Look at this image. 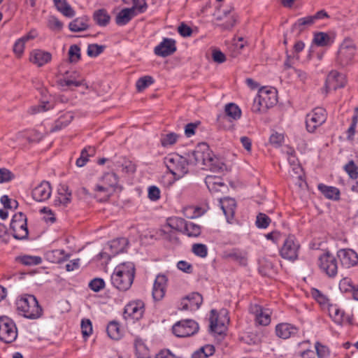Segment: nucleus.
Segmentation results:
<instances>
[{
	"instance_id": "obj_1",
	"label": "nucleus",
	"mask_w": 358,
	"mask_h": 358,
	"mask_svg": "<svg viewBox=\"0 0 358 358\" xmlns=\"http://www.w3.org/2000/svg\"><path fill=\"white\" fill-rule=\"evenodd\" d=\"M185 157L178 154L169 155L164 158V164L169 172L178 180L188 173V165H201L202 169L215 173L226 169L224 162L216 157L206 143L196 145L195 149L185 154Z\"/></svg>"
},
{
	"instance_id": "obj_2",
	"label": "nucleus",
	"mask_w": 358,
	"mask_h": 358,
	"mask_svg": "<svg viewBox=\"0 0 358 358\" xmlns=\"http://www.w3.org/2000/svg\"><path fill=\"white\" fill-rule=\"evenodd\" d=\"M134 274L135 267L133 263L121 264L115 267L111 275V282L120 291H127L133 283Z\"/></svg>"
},
{
	"instance_id": "obj_3",
	"label": "nucleus",
	"mask_w": 358,
	"mask_h": 358,
	"mask_svg": "<svg viewBox=\"0 0 358 358\" xmlns=\"http://www.w3.org/2000/svg\"><path fill=\"white\" fill-rule=\"evenodd\" d=\"M278 102V92L273 87H262L255 98L252 110L255 113H264L273 107Z\"/></svg>"
},
{
	"instance_id": "obj_4",
	"label": "nucleus",
	"mask_w": 358,
	"mask_h": 358,
	"mask_svg": "<svg viewBox=\"0 0 358 358\" xmlns=\"http://www.w3.org/2000/svg\"><path fill=\"white\" fill-rule=\"evenodd\" d=\"M17 308L24 317L35 320L42 315L43 310L34 295H25L17 301Z\"/></svg>"
},
{
	"instance_id": "obj_5",
	"label": "nucleus",
	"mask_w": 358,
	"mask_h": 358,
	"mask_svg": "<svg viewBox=\"0 0 358 358\" xmlns=\"http://www.w3.org/2000/svg\"><path fill=\"white\" fill-rule=\"evenodd\" d=\"M356 50L357 48L352 40L349 38H345L338 50L336 64L341 67L350 64L355 55Z\"/></svg>"
},
{
	"instance_id": "obj_6",
	"label": "nucleus",
	"mask_w": 358,
	"mask_h": 358,
	"mask_svg": "<svg viewBox=\"0 0 358 358\" xmlns=\"http://www.w3.org/2000/svg\"><path fill=\"white\" fill-rule=\"evenodd\" d=\"M17 337V327L14 322L6 317H0V340L10 343Z\"/></svg>"
},
{
	"instance_id": "obj_7",
	"label": "nucleus",
	"mask_w": 358,
	"mask_h": 358,
	"mask_svg": "<svg viewBox=\"0 0 358 358\" xmlns=\"http://www.w3.org/2000/svg\"><path fill=\"white\" fill-rule=\"evenodd\" d=\"M318 266L320 270L330 278H334L338 273L336 258L329 252L322 254L318 258Z\"/></svg>"
},
{
	"instance_id": "obj_8",
	"label": "nucleus",
	"mask_w": 358,
	"mask_h": 358,
	"mask_svg": "<svg viewBox=\"0 0 358 358\" xmlns=\"http://www.w3.org/2000/svg\"><path fill=\"white\" fill-rule=\"evenodd\" d=\"M300 245L293 235L288 236L280 250V256L285 259L294 261L298 258Z\"/></svg>"
},
{
	"instance_id": "obj_9",
	"label": "nucleus",
	"mask_w": 358,
	"mask_h": 358,
	"mask_svg": "<svg viewBox=\"0 0 358 358\" xmlns=\"http://www.w3.org/2000/svg\"><path fill=\"white\" fill-rule=\"evenodd\" d=\"M229 321L226 310H222L219 314L215 310L210 311V329L212 332L221 335L227 329L226 324Z\"/></svg>"
},
{
	"instance_id": "obj_10",
	"label": "nucleus",
	"mask_w": 358,
	"mask_h": 358,
	"mask_svg": "<svg viewBox=\"0 0 358 358\" xmlns=\"http://www.w3.org/2000/svg\"><path fill=\"white\" fill-rule=\"evenodd\" d=\"M199 324L192 320H184L176 322L172 327L173 333L177 337H187L195 334Z\"/></svg>"
},
{
	"instance_id": "obj_11",
	"label": "nucleus",
	"mask_w": 358,
	"mask_h": 358,
	"mask_svg": "<svg viewBox=\"0 0 358 358\" xmlns=\"http://www.w3.org/2000/svg\"><path fill=\"white\" fill-rule=\"evenodd\" d=\"M327 113L323 108H315L306 115V124L309 132H314L315 130L325 122Z\"/></svg>"
},
{
	"instance_id": "obj_12",
	"label": "nucleus",
	"mask_w": 358,
	"mask_h": 358,
	"mask_svg": "<svg viewBox=\"0 0 358 358\" xmlns=\"http://www.w3.org/2000/svg\"><path fill=\"white\" fill-rule=\"evenodd\" d=\"M144 313V303L142 301L129 303L124 308V317L126 320H139Z\"/></svg>"
},
{
	"instance_id": "obj_13",
	"label": "nucleus",
	"mask_w": 358,
	"mask_h": 358,
	"mask_svg": "<svg viewBox=\"0 0 358 358\" xmlns=\"http://www.w3.org/2000/svg\"><path fill=\"white\" fill-rule=\"evenodd\" d=\"M336 256L345 268H350L358 264V255L352 249H340L337 251Z\"/></svg>"
},
{
	"instance_id": "obj_14",
	"label": "nucleus",
	"mask_w": 358,
	"mask_h": 358,
	"mask_svg": "<svg viewBox=\"0 0 358 358\" xmlns=\"http://www.w3.org/2000/svg\"><path fill=\"white\" fill-rule=\"evenodd\" d=\"M346 84L345 76L335 70L329 72L327 79L325 87L327 90H336L338 88L343 87Z\"/></svg>"
},
{
	"instance_id": "obj_15",
	"label": "nucleus",
	"mask_w": 358,
	"mask_h": 358,
	"mask_svg": "<svg viewBox=\"0 0 358 358\" xmlns=\"http://www.w3.org/2000/svg\"><path fill=\"white\" fill-rule=\"evenodd\" d=\"M176 51V41L171 38H164L163 41L155 48V54L162 57H168Z\"/></svg>"
},
{
	"instance_id": "obj_16",
	"label": "nucleus",
	"mask_w": 358,
	"mask_h": 358,
	"mask_svg": "<svg viewBox=\"0 0 358 358\" xmlns=\"http://www.w3.org/2000/svg\"><path fill=\"white\" fill-rule=\"evenodd\" d=\"M202 301V296L198 292H193L182 300L181 310L191 311L198 310Z\"/></svg>"
},
{
	"instance_id": "obj_17",
	"label": "nucleus",
	"mask_w": 358,
	"mask_h": 358,
	"mask_svg": "<svg viewBox=\"0 0 358 358\" xmlns=\"http://www.w3.org/2000/svg\"><path fill=\"white\" fill-rule=\"evenodd\" d=\"M51 195L50 184L47 181L42 182L32 191V196L36 201H43L50 198Z\"/></svg>"
},
{
	"instance_id": "obj_18",
	"label": "nucleus",
	"mask_w": 358,
	"mask_h": 358,
	"mask_svg": "<svg viewBox=\"0 0 358 358\" xmlns=\"http://www.w3.org/2000/svg\"><path fill=\"white\" fill-rule=\"evenodd\" d=\"M167 278L164 275H158L153 285L152 296L155 301L161 300L165 294Z\"/></svg>"
},
{
	"instance_id": "obj_19",
	"label": "nucleus",
	"mask_w": 358,
	"mask_h": 358,
	"mask_svg": "<svg viewBox=\"0 0 358 358\" xmlns=\"http://www.w3.org/2000/svg\"><path fill=\"white\" fill-rule=\"evenodd\" d=\"M298 328L289 323H280L275 327V334L278 337L287 339L298 333Z\"/></svg>"
},
{
	"instance_id": "obj_20",
	"label": "nucleus",
	"mask_w": 358,
	"mask_h": 358,
	"mask_svg": "<svg viewBox=\"0 0 358 358\" xmlns=\"http://www.w3.org/2000/svg\"><path fill=\"white\" fill-rule=\"evenodd\" d=\"M220 203L227 222H231L234 218L236 207L235 200L232 198L227 197L223 199H220Z\"/></svg>"
},
{
	"instance_id": "obj_21",
	"label": "nucleus",
	"mask_w": 358,
	"mask_h": 358,
	"mask_svg": "<svg viewBox=\"0 0 358 358\" xmlns=\"http://www.w3.org/2000/svg\"><path fill=\"white\" fill-rule=\"evenodd\" d=\"M59 197L55 200V204L56 206L62 204L66 206L71 201V191L69 190L68 185L61 184L59 185L57 189Z\"/></svg>"
},
{
	"instance_id": "obj_22",
	"label": "nucleus",
	"mask_w": 358,
	"mask_h": 358,
	"mask_svg": "<svg viewBox=\"0 0 358 358\" xmlns=\"http://www.w3.org/2000/svg\"><path fill=\"white\" fill-rule=\"evenodd\" d=\"M52 55L48 52L36 50L30 56V61L38 66H42L51 61Z\"/></svg>"
},
{
	"instance_id": "obj_23",
	"label": "nucleus",
	"mask_w": 358,
	"mask_h": 358,
	"mask_svg": "<svg viewBox=\"0 0 358 358\" xmlns=\"http://www.w3.org/2000/svg\"><path fill=\"white\" fill-rule=\"evenodd\" d=\"M94 197L99 202L107 201L110 199L113 192V191H111V189L103 182L101 184L96 185L94 188Z\"/></svg>"
},
{
	"instance_id": "obj_24",
	"label": "nucleus",
	"mask_w": 358,
	"mask_h": 358,
	"mask_svg": "<svg viewBox=\"0 0 358 358\" xmlns=\"http://www.w3.org/2000/svg\"><path fill=\"white\" fill-rule=\"evenodd\" d=\"M137 15L134 8H124L120 10L115 17V22L117 25L123 26Z\"/></svg>"
},
{
	"instance_id": "obj_25",
	"label": "nucleus",
	"mask_w": 358,
	"mask_h": 358,
	"mask_svg": "<svg viewBox=\"0 0 358 358\" xmlns=\"http://www.w3.org/2000/svg\"><path fill=\"white\" fill-rule=\"evenodd\" d=\"M73 119V115L71 112H66L62 114L52 124L50 132H55L62 129L66 127Z\"/></svg>"
},
{
	"instance_id": "obj_26",
	"label": "nucleus",
	"mask_w": 358,
	"mask_h": 358,
	"mask_svg": "<svg viewBox=\"0 0 358 358\" xmlns=\"http://www.w3.org/2000/svg\"><path fill=\"white\" fill-rule=\"evenodd\" d=\"M318 189L328 199L338 201L340 199V190L333 186H327L324 184H319Z\"/></svg>"
},
{
	"instance_id": "obj_27",
	"label": "nucleus",
	"mask_w": 358,
	"mask_h": 358,
	"mask_svg": "<svg viewBox=\"0 0 358 358\" xmlns=\"http://www.w3.org/2000/svg\"><path fill=\"white\" fill-rule=\"evenodd\" d=\"M89 19L86 16L77 17L69 24V29L73 32H80L88 29Z\"/></svg>"
},
{
	"instance_id": "obj_28",
	"label": "nucleus",
	"mask_w": 358,
	"mask_h": 358,
	"mask_svg": "<svg viewBox=\"0 0 358 358\" xmlns=\"http://www.w3.org/2000/svg\"><path fill=\"white\" fill-rule=\"evenodd\" d=\"M101 181L109 189H113V191L117 188L122 190V187L118 185V176L115 173H106L101 177Z\"/></svg>"
},
{
	"instance_id": "obj_29",
	"label": "nucleus",
	"mask_w": 358,
	"mask_h": 358,
	"mask_svg": "<svg viewBox=\"0 0 358 358\" xmlns=\"http://www.w3.org/2000/svg\"><path fill=\"white\" fill-rule=\"evenodd\" d=\"M10 229L13 231V236L15 239L23 240L27 238L29 232L27 222L24 224L15 222H10Z\"/></svg>"
},
{
	"instance_id": "obj_30",
	"label": "nucleus",
	"mask_w": 358,
	"mask_h": 358,
	"mask_svg": "<svg viewBox=\"0 0 358 358\" xmlns=\"http://www.w3.org/2000/svg\"><path fill=\"white\" fill-rule=\"evenodd\" d=\"M45 257L49 262L59 264L66 261L69 257V255H65L64 250H55L48 252Z\"/></svg>"
},
{
	"instance_id": "obj_31",
	"label": "nucleus",
	"mask_w": 358,
	"mask_h": 358,
	"mask_svg": "<svg viewBox=\"0 0 358 358\" xmlns=\"http://www.w3.org/2000/svg\"><path fill=\"white\" fill-rule=\"evenodd\" d=\"M95 155V148L92 146H88L82 150L80 156L77 159L76 164L78 167L84 166L88 162L89 158Z\"/></svg>"
},
{
	"instance_id": "obj_32",
	"label": "nucleus",
	"mask_w": 358,
	"mask_h": 358,
	"mask_svg": "<svg viewBox=\"0 0 358 358\" xmlns=\"http://www.w3.org/2000/svg\"><path fill=\"white\" fill-rule=\"evenodd\" d=\"M78 73L73 72L69 76L64 77L58 80V84L61 87L75 86L79 87L83 85V80H77Z\"/></svg>"
},
{
	"instance_id": "obj_33",
	"label": "nucleus",
	"mask_w": 358,
	"mask_h": 358,
	"mask_svg": "<svg viewBox=\"0 0 358 358\" xmlns=\"http://www.w3.org/2000/svg\"><path fill=\"white\" fill-rule=\"evenodd\" d=\"M53 1L57 9L64 16L72 17L75 15V11L71 6L67 3L66 0H53Z\"/></svg>"
},
{
	"instance_id": "obj_34",
	"label": "nucleus",
	"mask_w": 358,
	"mask_h": 358,
	"mask_svg": "<svg viewBox=\"0 0 358 358\" xmlns=\"http://www.w3.org/2000/svg\"><path fill=\"white\" fill-rule=\"evenodd\" d=\"M333 42L334 41L331 36L327 33L317 32L314 34L313 43L317 46H329L333 43Z\"/></svg>"
},
{
	"instance_id": "obj_35",
	"label": "nucleus",
	"mask_w": 358,
	"mask_h": 358,
	"mask_svg": "<svg viewBox=\"0 0 358 358\" xmlns=\"http://www.w3.org/2000/svg\"><path fill=\"white\" fill-rule=\"evenodd\" d=\"M106 331L108 336L113 340H119L122 336V331L120 324L115 321H111L107 326Z\"/></svg>"
},
{
	"instance_id": "obj_36",
	"label": "nucleus",
	"mask_w": 358,
	"mask_h": 358,
	"mask_svg": "<svg viewBox=\"0 0 358 358\" xmlns=\"http://www.w3.org/2000/svg\"><path fill=\"white\" fill-rule=\"evenodd\" d=\"M94 22L99 26H106L110 20V17L105 9L96 10L93 15Z\"/></svg>"
},
{
	"instance_id": "obj_37",
	"label": "nucleus",
	"mask_w": 358,
	"mask_h": 358,
	"mask_svg": "<svg viewBox=\"0 0 358 358\" xmlns=\"http://www.w3.org/2000/svg\"><path fill=\"white\" fill-rule=\"evenodd\" d=\"M182 233L189 237H198L201 233V227L192 222L186 221Z\"/></svg>"
},
{
	"instance_id": "obj_38",
	"label": "nucleus",
	"mask_w": 358,
	"mask_h": 358,
	"mask_svg": "<svg viewBox=\"0 0 358 358\" xmlns=\"http://www.w3.org/2000/svg\"><path fill=\"white\" fill-rule=\"evenodd\" d=\"M117 170L123 173H134L136 171L135 165L129 160L122 158L115 162Z\"/></svg>"
},
{
	"instance_id": "obj_39",
	"label": "nucleus",
	"mask_w": 358,
	"mask_h": 358,
	"mask_svg": "<svg viewBox=\"0 0 358 358\" xmlns=\"http://www.w3.org/2000/svg\"><path fill=\"white\" fill-rule=\"evenodd\" d=\"M330 315L332 317L334 321L338 324H342L345 322H350L349 316H346L343 310L334 308L331 310Z\"/></svg>"
},
{
	"instance_id": "obj_40",
	"label": "nucleus",
	"mask_w": 358,
	"mask_h": 358,
	"mask_svg": "<svg viewBox=\"0 0 358 358\" xmlns=\"http://www.w3.org/2000/svg\"><path fill=\"white\" fill-rule=\"evenodd\" d=\"M186 220L182 217H173L166 220L167 226L176 231L182 232L185 227Z\"/></svg>"
},
{
	"instance_id": "obj_41",
	"label": "nucleus",
	"mask_w": 358,
	"mask_h": 358,
	"mask_svg": "<svg viewBox=\"0 0 358 358\" xmlns=\"http://www.w3.org/2000/svg\"><path fill=\"white\" fill-rule=\"evenodd\" d=\"M225 114L233 120H238L241 117V110L237 105L229 103L225 106Z\"/></svg>"
},
{
	"instance_id": "obj_42",
	"label": "nucleus",
	"mask_w": 358,
	"mask_h": 358,
	"mask_svg": "<svg viewBox=\"0 0 358 358\" xmlns=\"http://www.w3.org/2000/svg\"><path fill=\"white\" fill-rule=\"evenodd\" d=\"M314 23H315V20L313 18L312 15L307 16V17L299 19L292 25V31H294V29H298L299 34H300L303 31L304 27L310 26Z\"/></svg>"
},
{
	"instance_id": "obj_43",
	"label": "nucleus",
	"mask_w": 358,
	"mask_h": 358,
	"mask_svg": "<svg viewBox=\"0 0 358 358\" xmlns=\"http://www.w3.org/2000/svg\"><path fill=\"white\" fill-rule=\"evenodd\" d=\"M205 183L210 192L217 191V186H224V183L221 182L220 178L213 176H208L205 179Z\"/></svg>"
},
{
	"instance_id": "obj_44",
	"label": "nucleus",
	"mask_w": 358,
	"mask_h": 358,
	"mask_svg": "<svg viewBox=\"0 0 358 358\" xmlns=\"http://www.w3.org/2000/svg\"><path fill=\"white\" fill-rule=\"evenodd\" d=\"M179 138V135L176 133L171 132L166 134H162L160 142L163 147H168L175 144Z\"/></svg>"
},
{
	"instance_id": "obj_45",
	"label": "nucleus",
	"mask_w": 358,
	"mask_h": 358,
	"mask_svg": "<svg viewBox=\"0 0 358 358\" xmlns=\"http://www.w3.org/2000/svg\"><path fill=\"white\" fill-rule=\"evenodd\" d=\"M271 311L269 309H263L261 314L255 317V321L260 325L266 326L271 322Z\"/></svg>"
},
{
	"instance_id": "obj_46",
	"label": "nucleus",
	"mask_w": 358,
	"mask_h": 358,
	"mask_svg": "<svg viewBox=\"0 0 358 358\" xmlns=\"http://www.w3.org/2000/svg\"><path fill=\"white\" fill-rule=\"evenodd\" d=\"M154 83L152 76H145L140 78L136 83V89L138 92H141Z\"/></svg>"
},
{
	"instance_id": "obj_47",
	"label": "nucleus",
	"mask_w": 358,
	"mask_h": 358,
	"mask_svg": "<svg viewBox=\"0 0 358 358\" xmlns=\"http://www.w3.org/2000/svg\"><path fill=\"white\" fill-rule=\"evenodd\" d=\"M80 59V48L78 45H72L69 50V59L71 63H76Z\"/></svg>"
},
{
	"instance_id": "obj_48",
	"label": "nucleus",
	"mask_w": 358,
	"mask_h": 358,
	"mask_svg": "<svg viewBox=\"0 0 358 358\" xmlns=\"http://www.w3.org/2000/svg\"><path fill=\"white\" fill-rule=\"evenodd\" d=\"M344 170L350 178L357 179L358 178V167L353 160H350L344 166Z\"/></svg>"
},
{
	"instance_id": "obj_49",
	"label": "nucleus",
	"mask_w": 358,
	"mask_h": 358,
	"mask_svg": "<svg viewBox=\"0 0 358 358\" xmlns=\"http://www.w3.org/2000/svg\"><path fill=\"white\" fill-rule=\"evenodd\" d=\"M192 252L198 257L204 258L208 255V248L206 245L202 243H195L192 245Z\"/></svg>"
},
{
	"instance_id": "obj_50",
	"label": "nucleus",
	"mask_w": 358,
	"mask_h": 358,
	"mask_svg": "<svg viewBox=\"0 0 358 358\" xmlns=\"http://www.w3.org/2000/svg\"><path fill=\"white\" fill-rule=\"evenodd\" d=\"M104 48V45L98 44H90L87 47V55L91 57H97L103 51Z\"/></svg>"
},
{
	"instance_id": "obj_51",
	"label": "nucleus",
	"mask_w": 358,
	"mask_h": 358,
	"mask_svg": "<svg viewBox=\"0 0 358 358\" xmlns=\"http://www.w3.org/2000/svg\"><path fill=\"white\" fill-rule=\"evenodd\" d=\"M270 222L271 219L266 214L259 213L257 215L256 225L258 228L266 229Z\"/></svg>"
},
{
	"instance_id": "obj_52",
	"label": "nucleus",
	"mask_w": 358,
	"mask_h": 358,
	"mask_svg": "<svg viewBox=\"0 0 358 358\" xmlns=\"http://www.w3.org/2000/svg\"><path fill=\"white\" fill-rule=\"evenodd\" d=\"M20 262L24 265H38L41 262V258L36 256H23L20 258Z\"/></svg>"
},
{
	"instance_id": "obj_53",
	"label": "nucleus",
	"mask_w": 358,
	"mask_h": 358,
	"mask_svg": "<svg viewBox=\"0 0 358 358\" xmlns=\"http://www.w3.org/2000/svg\"><path fill=\"white\" fill-rule=\"evenodd\" d=\"M48 26L52 31H59L63 27V23L56 17L50 16L48 21Z\"/></svg>"
},
{
	"instance_id": "obj_54",
	"label": "nucleus",
	"mask_w": 358,
	"mask_h": 358,
	"mask_svg": "<svg viewBox=\"0 0 358 358\" xmlns=\"http://www.w3.org/2000/svg\"><path fill=\"white\" fill-rule=\"evenodd\" d=\"M81 329L83 337H88L92 332V322L88 319H84L81 322Z\"/></svg>"
},
{
	"instance_id": "obj_55",
	"label": "nucleus",
	"mask_w": 358,
	"mask_h": 358,
	"mask_svg": "<svg viewBox=\"0 0 358 358\" xmlns=\"http://www.w3.org/2000/svg\"><path fill=\"white\" fill-rule=\"evenodd\" d=\"M105 286L104 280L101 278H94L89 283L90 288L94 292H99Z\"/></svg>"
},
{
	"instance_id": "obj_56",
	"label": "nucleus",
	"mask_w": 358,
	"mask_h": 358,
	"mask_svg": "<svg viewBox=\"0 0 358 358\" xmlns=\"http://www.w3.org/2000/svg\"><path fill=\"white\" fill-rule=\"evenodd\" d=\"M315 348L318 358H327L329 355L328 348L320 344L319 342L315 343Z\"/></svg>"
},
{
	"instance_id": "obj_57",
	"label": "nucleus",
	"mask_w": 358,
	"mask_h": 358,
	"mask_svg": "<svg viewBox=\"0 0 358 358\" xmlns=\"http://www.w3.org/2000/svg\"><path fill=\"white\" fill-rule=\"evenodd\" d=\"M339 288L342 292H353L355 287L352 285V282L349 278H343L340 281Z\"/></svg>"
},
{
	"instance_id": "obj_58",
	"label": "nucleus",
	"mask_w": 358,
	"mask_h": 358,
	"mask_svg": "<svg viewBox=\"0 0 358 358\" xmlns=\"http://www.w3.org/2000/svg\"><path fill=\"white\" fill-rule=\"evenodd\" d=\"M133 6L131 8H134V11L138 13H143L147 7L145 0H132Z\"/></svg>"
},
{
	"instance_id": "obj_59",
	"label": "nucleus",
	"mask_w": 358,
	"mask_h": 358,
	"mask_svg": "<svg viewBox=\"0 0 358 358\" xmlns=\"http://www.w3.org/2000/svg\"><path fill=\"white\" fill-rule=\"evenodd\" d=\"M284 140V136L282 134L273 133L270 136V143L275 147H279Z\"/></svg>"
},
{
	"instance_id": "obj_60",
	"label": "nucleus",
	"mask_w": 358,
	"mask_h": 358,
	"mask_svg": "<svg viewBox=\"0 0 358 358\" xmlns=\"http://www.w3.org/2000/svg\"><path fill=\"white\" fill-rule=\"evenodd\" d=\"M148 198L153 201H157L160 198V190L156 186H151L148 189Z\"/></svg>"
},
{
	"instance_id": "obj_61",
	"label": "nucleus",
	"mask_w": 358,
	"mask_h": 358,
	"mask_svg": "<svg viewBox=\"0 0 358 358\" xmlns=\"http://www.w3.org/2000/svg\"><path fill=\"white\" fill-rule=\"evenodd\" d=\"M13 174L6 169H0V183L6 182L12 180Z\"/></svg>"
},
{
	"instance_id": "obj_62",
	"label": "nucleus",
	"mask_w": 358,
	"mask_h": 358,
	"mask_svg": "<svg viewBox=\"0 0 358 358\" xmlns=\"http://www.w3.org/2000/svg\"><path fill=\"white\" fill-rule=\"evenodd\" d=\"M212 57L215 62L222 64L225 62L226 57L224 54L220 50H213L212 52Z\"/></svg>"
},
{
	"instance_id": "obj_63",
	"label": "nucleus",
	"mask_w": 358,
	"mask_h": 358,
	"mask_svg": "<svg viewBox=\"0 0 358 358\" xmlns=\"http://www.w3.org/2000/svg\"><path fill=\"white\" fill-rule=\"evenodd\" d=\"M136 350V355L137 358H149L148 350L143 344L137 345Z\"/></svg>"
},
{
	"instance_id": "obj_64",
	"label": "nucleus",
	"mask_w": 358,
	"mask_h": 358,
	"mask_svg": "<svg viewBox=\"0 0 358 358\" xmlns=\"http://www.w3.org/2000/svg\"><path fill=\"white\" fill-rule=\"evenodd\" d=\"M178 31L183 37L189 36L192 33V29L185 23H182L178 27Z\"/></svg>"
}]
</instances>
